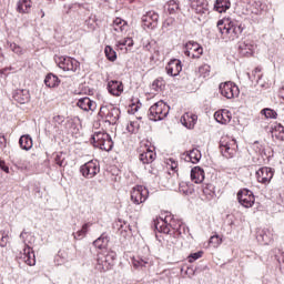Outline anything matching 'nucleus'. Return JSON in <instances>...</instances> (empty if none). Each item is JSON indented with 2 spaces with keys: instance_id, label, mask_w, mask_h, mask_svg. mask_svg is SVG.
Instances as JSON below:
<instances>
[{
  "instance_id": "nucleus-33",
  "label": "nucleus",
  "mask_w": 284,
  "mask_h": 284,
  "mask_svg": "<svg viewBox=\"0 0 284 284\" xmlns=\"http://www.w3.org/2000/svg\"><path fill=\"white\" fill-rule=\"evenodd\" d=\"M271 134L277 141H284V126L282 124H275L271 130Z\"/></svg>"
},
{
  "instance_id": "nucleus-42",
  "label": "nucleus",
  "mask_w": 284,
  "mask_h": 284,
  "mask_svg": "<svg viewBox=\"0 0 284 284\" xmlns=\"http://www.w3.org/2000/svg\"><path fill=\"white\" fill-rule=\"evenodd\" d=\"M90 223H85L82 225V229L78 231L74 235V239H83L88 234V230H90Z\"/></svg>"
},
{
  "instance_id": "nucleus-6",
  "label": "nucleus",
  "mask_w": 284,
  "mask_h": 284,
  "mask_svg": "<svg viewBox=\"0 0 284 284\" xmlns=\"http://www.w3.org/2000/svg\"><path fill=\"white\" fill-rule=\"evenodd\" d=\"M236 150H239L236 140L230 138H222L220 140V152L225 159H234L236 156Z\"/></svg>"
},
{
  "instance_id": "nucleus-19",
  "label": "nucleus",
  "mask_w": 284,
  "mask_h": 284,
  "mask_svg": "<svg viewBox=\"0 0 284 284\" xmlns=\"http://www.w3.org/2000/svg\"><path fill=\"white\" fill-rule=\"evenodd\" d=\"M77 105L84 112H90V110L91 112H94L97 110V102L92 101L88 97H84L78 100Z\"/></svg>"
},
{
  "instance_id": "nucleus-35",
  "label": "nucleus",
  "mask_w": 284,
  "mask_h": 284,
  "mask_svg": "<svg viewBox=\"0 0 284 284\" xmlns=\"http://www.w3.org/2000/svg\"><path fill=\"white\" fill-rule=\"evenodd\" d=\"M125 28H128V22L121 18H115L113 21V30L114 32H125Z\"/></svg>"
},
{
  "instance_id": "nucleus-28",
  "label": "nucleus",
  "mask_w": 284,
  "mask_h": 284,
  "mask_svg": "<svg viewBox=\"0 0 284 284\" xmlns=\"http://www.w3.org/2000/svg\"><path fill=\"white\" fill-rule=\"evenodd\" d=\"M193 10H195L196 14H210V7L207 4V0H197L192 4Z\"/></svg>"
},
{
  "instance_id": "nucleus-20",
  "label": "nucleus",
  "mask_w": 284,
  "mask_h": 284,
  "mask_svg": "<svg viewBox=\"0 0 284 284\" xmlns=\"http://www.w3.org/2000/svg\"><path fill=\"white\" fill-rule=\"evenodd\" d=\"M13 99L21 105L30 103V91L27 89H18L13 92Z\"/></svg>"
},
{
  "instance_id": "nucleus-54",
  "label": "nucleus",
  "mask_w": 284,
  "mask_h": 284,
  "mask_svg": "<svg viewBox=\"0 0 284 284\" xmlns=\"http://www.w3.org/2000/svg\"><path fill=\"white\" fill-rule=\"evenodd\" d=\"M170 236H169V239L166 240V245H168V247H169V250H172V247H174V243H176V236L174 235L173 237H172V235L171 234H169Z\"/></svg>"
},
{
  "instance_id": "nucleus-38",
  "label": "nucleus",
  "mask_w": 284,
  "mask_h": 284,
  "mask_svg": "<svg viewBox=\"0 0 284 284\" xmlns=\"http://www.w3.org/2000/svg\"><path fill=\"white\" fill-rule=\"evenodd\" d=\"M185 159L186 161H191V163H199L201 161V151L193 149L186 154Z\"/></svg>"
},
{
  "instance_id": "nucleus-50",
  "label": "nucleus",
  "mask_w": 284,
  "mask_h": 284,
  "mask_svg": "<svg viewBox=\"0 0 284 284\" xmlns=\"http://www.w3.org/2000/svg\"><path fill=\"white\" fill-rule=\"evenodd\" d=\"M201 256H203L202 251L192 253V254L189 256V262H190V263H194V261H199V258H201Z\"/></svg>"
},
{
  "instance_id": "nucleus-4",
  "label": "nucleus",
  "mask_w": 284,
  "mask_h": 284,
  "mask_svg": "<svg viewBox=\"0 0 284 284\" xmlns=\"http://www.w3.org/2000/svg\"><path fill=\"white\" fill-rule=\"evenodd\" d=\"M91 143L94 148H99L100 150H104V152H110L114 148V142L112 141V136L105 132H95L91 136Z\"/></svg>"
},
{
  "instance_id": "nucleus-22",
  "label": "nucleus",
  "mask_w": 284,
  "mask_h": 284,
  "mask_svg": "<svg viewBox=\"0 0 284 284\" xmlns=\"http://www.w3.org/2000/svg\"><path fill=\"white\" fill-rule=\"evenodd\" d=\"M121 116V109L120 108H115V106H111L108 110V113L105 114V122L110 123V125H116V121H119Z\"/></svg>"
},
{
  "instance_id": "nucleus-41",
  "label": "nucleus",
  "mask_w": 284,
  "mask_h": 284,
  "mask_svg": "<svg viewBox=\"0 0 284 284\" xmlns=\"http://www.w3.org/2000/svg\"><path fill=\"white\" fill-rule=\"evenodd\" d=\"M210 70H211V68L209 64H203V65L199 67L197 72H199L200 77H203V79H207V77H210Z\"/></svg>"
},
{
  "instance_id": "nucleus-52",
  "label": "nucleus",
  "mask_w": 284,
  "mask_h": 284,
  "mask_svg": "<svg viewBox=\"0 0 284 284\" xmlns=\"http://www.w3.org/2000/svg\"><path fill=\"white\" fill-rule=\"evenodd\" d=\"M10 48L14 54H23V49H21L17 43H11Z\"/></svg>"
},
{
  "instance_id": "nucleus-46",
  "label": "nucleus",
  "mask_w": 284,
  "mask_h": 284,
  "mask_svg": "<svg viewBox=\"0 0 284 284\" xmlns=\"http://www.w3.org/2000/svg\"><path fill=\"white\" fill-rule=\"evenodd\" d=\"M262 114H264L266 119H276V116H278V113L272 109H263Z\"/></svg>"
},
{
  "instance_id": "nucleus-48",
  "label": "nucleus",
  "mask_w": 284,
  "mask_h": 284,
  "mask_svg": "<svg viewBox=\"0 0 284 284\" xmlns=\"http://www.w3.org/2000/svg\"><path fill=\"white\" fill-rule=\"evenodd\" d=\"M54 162H55L57 165H59V168H64V165H65V158H63L62 153H59V154L55 155Z\"/></svg>"
},
{
  "instance_id": "nucleus-1",
  "label": "nucleus",
  "mask_w": 284,
  "mask_h": 284,
  "mask_svg": "<svg viewBox=\"0 0 284 284\" xmlns=\"http://www.w3.org/2000/svg\"><path fill=\"white\" fill-rule=\"evenodd\" d=\"M154 227L160 234H170L172 236H187L190 229L181 221L174 219L172 213H168L165 217L154 221Z\"/></svg>"
},
{
  "instance_id": "nucleus-16",
  "label": "nucleus",
  "mask_w": 284,
  "mask_h": 284,
  "mask_svg": "<svg viewBox=\"0 0 284 284\" xmlns=\"http://www.w3.org/2000/svg\"><path fill=\"white\" fill-rule=\"evenodd\" d=\"M20 258L21 261H23V263L30 265V267H32V265H37V257L34 255V251H32V248L27 244L23 248V252H20Z\"/></svg>"
},
{
  "instance_id": "nucleus-7",
  "label": "nucleus",
  "mask_w": 284,
  "mask_h": 284,
  "mask_svg": "<svg viewBox=\"0 0 284 284\" xmlns=\"http://www.w3.org/2000/svg\"><path fill=\"white\" fill-rule=\"evenodd\" d=\"M80 172L84 179H94L101 172V165L99 161L91 160L80 168Z\"/></svg>"
},
{
  "instance_id": "nucleus-34",
  "label": "nucleus",
  "mask_w": 284,
  "mask_h": 284,
  "mask_svg": "<svg viewBox=\"0 0 284 284\" xmlns=\"http://www.w3.org/2000/svg\"><path fill=\"white\" fill-rule=\"evenodd\" d=\"M64 132H69L70 134H77L79 132V128L77 126V122L72 119H68L64 124Z\"/></svg>"
},
{
  "instance_id": "nucleus-55",
  "label": "nucleus",
  "mask_w": 284,
  "mask_h": 284,
  "mask_svg": "<svg viewBox=\"0 0 284 284\" xmlns=\"http://www.w3.org/2000/svg\"><path fill=\"white\" fill-rule=\"evenodd\" d=\"M0 170H2V172H6V174H10V168L6 165V161L3 160H0Z\"/></svg>"
},
{
  "instance_id": "nucleus-36",
  "label": "nucleus",
  "mask_w": 284,
  "mask_h": 284,
  "mask_svg": "<svg viewBox=\"0 0 284 284\" xmlns=\"http://www.w3.org/2000/svg\"><path fill=\"white\" fill-rule=\"evenodd\" d=\"M148 263H150L148 257L136 256L132 258V265L135 270H143Z\"/></svg>"
},
{
  "instance_id": "nucleus-43",
  "label": "nucleus",
  "mask_w": 284,
  "mask_h": 284,
  "mask_svg": "<svg viewBox=\"0 0 284 284\" xmlns=\"http://www.w3.org/2000/svg\"><path fill=\"white\" fill-rule=\"evenodd\" d=\"M139 121H131L128 125H126V130L128 132H130L131 134H136V132H139Z\"/></svg>"
},
{
  "instance_id": "nucleus-32",
  "label": "nucleus",
  "mask_w": 284,
  "mask_h": 284,
  "mask_svg": "<svg viewBox=\"0 0 284 284\" xmlns=\"http://www.w3.org/2000/svg\"><path fill=\"white\" fill-rule=\"evenodd\" d=\"M19 145L21 148V150H26L28 152V150H32V136H30V134H26V135H22L20 139H19Z\"/></svg>"
},
{
  "instance_id": "nucleus-9",
  "label": "nucleus",
  "mask_w": 284,
  "mask_h": 284,
  "mask_svg": "<svg viewBox=\"0 0 284 284\" xmlns=\"http://www.w3.org/2000/svg\"><path fill=\"white\" fill-rule=\"evenodd\" d=\"M150 194V191L145 189L143 185H136L131 191V201L135 205H141V203H145L148 201V195Z\"/></svg>"
},
{
  "instance_id": "nucleus-2",
  "label": "nucleus",
  "mask_w": 284,
  "mask_h": 284,
  "mask_svg": "<svg viewBox=\"0 0 284 284\" xmlns=\"http://www.w3.org/2000/svg\"><path fill=\"white\" fill-rule=\"evenodd\" d=\"M217 30L225 41H236L243 34L245 27L236 19L223 18L217 21Z\"/></svg>"
},
{
  "instance_id": "nucleus-47",
  "label": "nucleus",
  "mask_w": 284,
  "mask_h": 284,
  "mask_svg": "<svg viewBox=\"0 0 284 284\" xmlns=\"http://www.w3.org/2000/svg\"><path fill=\"white\" fill-rule=\"evenodd\" d=\"M163 78H158L152 83V90H155V92H159L163 88Z\"/></svg>"
},
{
  "instance_id": "nucleus-59",
  "label": "nucleus",
  "mask_w": 284,
  "mask_h": 284,
  "mask_svg": "<svg viewBox=\"0 0 284 284\" xmlns=\"http://www.w3.org/2000/svg\"><path fill=\"white\" fill-rule=\"evenodd\" d=\"M40 14H41V18L43 19V17H45V11H43V9H41Z\"/></svg>"
},
{
  "instance_id": "nucleus-5",
  "label": "nucleus",
  "mask_w": 284,
  "mask_h": 284,
  "mask_svg": "<svg viewBox=\"0 0 284 284\" xmlns=\"http://www.w3.org/2000/svg\"><path fill=\"white\" fill-rule=\"evenodd\" d=\"M168 114H170V106L165 105V102L159 101L149 109L148 116L150 121H163Z\"/></svg>"
},
{
  "instance_id": "nucleus-45",
  "label": "nucleus",
  "mask_w": 284,
  "mask_h": 284,
  "mask_svg": "<svg viewBox=\"0 0 284 284\" xmlns=\"http://www.w3.org/2000/svg\"><path fill=\"white\" fill-rule=\"evenodd\" d=\"M180 192H182V194H185V196H190L194 194V189L190 187L187 184H181Z\"/></svg>"
},
{
  "instance_id": "nucleus-11",
  "label": "nucleus",
  "mask_w": 284,
  "mask_h": 284,
  "mask_svg": "<svg viewBox=\"0 0 284 284\" xmlns=\"http://www.w3.org/2000/svg\"><path fill=\"white\" fill-rule=\"evenodd\" d=\"M185 57H191V59H201L203 55V47L194 41H189L184 45Z\"/></svg>"
},
{
  "instance_id": "nucleus-18",
  "label": "nucleus",
  "mask_w": 284,
  "mask_h": 284,
  "mask_svg": "<svg viewBox=\"0 0 284 284\" xmlns=\"http://www.w3.org/2000/svg\"><path fill=\"white\" fill-rule=\"evenodd\" d=\"M18 14H30L32 12V0H18L16 3Z\"/></svg>"
},
{
  "instance_id": "nucleus-49",
  "label": "nucleus",
  "mask_w": 284,
  "mask_h": 284,
  "mask_svg": "<svg viewBox=\"0 0 284 284\" xmlns=\"http://www.w3.org/2000/svg\"><path fill=\"white\" fill-rule=\"evenodd\" d=\"M209 243L211 245H213V247H216L217 245H221L222 240H221V237H219V235H213V236H211Z\"/></svg>"
},
{
  "instance_id": "nucleus-40",
  "label": "nucleus",
  "mask_w": 284,
  "mask_h": 284,
  "mask_svg": "<svg viewBox=\"0 0 284 284\" xmlns=\"http://www.w3.org/2000/svg\"><path fill=\"white\" fill-rule=\"evenodd\" d=\"M104 54L109 61L114 62V60L116 59V51H114V49H112V47L110 45L105 47Z\"/></svg>"
},
{
  "instance_id": "nucleus-30",
  "label": "nucleus",
  "mask_w": 284,
  "mask_h": 284,
  "mask_svg": "<svg viewBox=\"0 0 284 284\" xmlns=\"http://www.w3.org/2000/svg\"><path fill=\"white\" fill-rule=\"evenodd\" d=\"M47 88H59L61 80L54 73H48L44 79Z\"/></svg>"
},
{
  "instance_id": "nucleus-44",
  "label": "nucleus",
  "mask_w": 284,
  "mask_h": 284,
  "mask_svg": "<svg viewBox=\"0 0 284 284\" xmlns=\"http://www.w3.org/2000/svg\"><path fill=\"white\" fill-rule=\"evenodd\" d=\"M124 45H128V48H132V45H134V40H132V38H125L118 41V48H123Z\"/></svg>"
},
{
  "instance_id": "nucleus-60",
  "label": "nucleus",
  "mask_w": 284,
  "mask_h": 284,
  "mask_svg": "<svg viewBox=\"0 0 284 284\" xmlns=\"http://www.w3.org/2000/svg\"><path fill=\"white\" fill-rule=\"evenodd\" d=\"M132 110H133L134 112H139V105H135L134 108H132Z\"/></svg>"
},
{
  "instance_id": "nucleus-26",
  "label": "nucleus",
  "mask_w": 284,
  "mask_h": 284,
  "mask_svg": "<svg viewBox=\"0 0 284 284\" xmlns=\"http://www.w3.org/2000/svg\"><path fill=\"white\" fill-rule=\"evenodd\" d=\"M155 159H156V153H154L150 148H148L146 151H143L139 155V161H141L143 165H150V163H154Z\"/></svg>"
},
{
  "instance_id": "nucleus-17",
  "label": "nucleus",
  "mask_w": 284,
  "mask_h": 284,
  "mask_svg": "<svg viewBox=\"0 0 284 284\" xmlns=\"http://www.w3.org/2000/svg\"><path fill=\"white\" fill-rule=\"evenodd\" d=\"M166 73L169 77H179L183 70V65L181 64V60L173 59L166 64Z\"/></svg>"
},
{
  "instance_id": "nucleus-37",
  "label": "nucleus",
  "mask_w": 284,
  "mask_h": 284,
  "mask_svg": "<svg viewBox=\"0 0 284 284\" xmlns=\"http://www.w3.org/2000/svg\"><path fill=\"white\" fill-rule=\"evenodd\" d=\"M202 192L204 196L207 199V201H212L214 196H216V193L214 192V184H205L202 186Z\"/></svg>"
},
{
  "instance_id": "nucleus-57",
  "label": "nucleus",
  "mask_w": 284,
  "mask_h": 284,
  "mask_svg": "<svg viewBox=\"0 0 284 284\" xmlns=\"http://www.w3.org/2000/svg\"><path fill=\"white\" fill-rule=\"evenodd\" d=\"M144 50H146V52H150V50H152V43L149 42L144 45Z\"/></svg>"
},
{
  "instance_id": "nucleus-56",
  "label": "nucleus",
  "mask_w": 284,
  "mask_h": 284,
  "mask_svg": "<svg viewBox=\"0 0 284 284\" xmlns=\"http://www.w3.org/2000/svg\"><path fill=\"white\" fill-rule=\"evenodd\" d=\"M26 236H28V232H26V230H23L21 233H20V239L21 241L26 244Z\"/></svg>"
},
{
  "instance_id": "nucleus-8",
  "label": "nucleus",
  "mask_w": 284,
  "mask_h": 284,
  "mask_svg": "<svg viewBox=\"0 0 284 284\" xmlns=\"http://www.w3.org/2000/svg\"><path fill=\"white\" fill-rule=\"evenodd\" d=\"M55 63H58L59 68L63 70L64 72H74L79 69L80 63L77 61V59L71 57L61 55L55 60Z\"/></svg>"
},
{
  "instance_id": "nucleus-25",
  "label": "nucleus",
  "mask_w": 284,
  "mask_h": 284,
  "mask_svg": "<svg viewBox=\"0 0 284 284\" xmlns=\"http://www.w3.org/2000/svg\"><path fill=\"white\" fill-rule=\"evenodd\" d=\"M214 119L221 125H227L232 121V113L227 110L217 111L214 113Z\"/></svg>"
},
{
  "instance_id": "nucleus-3",
  "label": "nucleus",
  "mask_w": 284,
  "mask_h": 284,
  "mask_svg": "<svg viewBox=\"0 0 284 284\" xmlns=\"http://www.w3.org/2000/svg\"><path fill=\"white\" fill-rule=\"evenodd\" d=\"M114 261H116V252L114 251L98 253L95 270L98 272H110L114 267Z\"/></svg>"
},
{
  "instance_id": "nucleus-39",
  "label": "nucleus",
  "mask_w": 284,
  "mask_h": 284,
  "mask_svg": "<svg viewBox=\"0 0 284 284\" xmlns=\"http://www.w3.org/2000/svg\"><path fill=\"white\" fill-rule=\"evenodd\" d=\"M166 6L169 14H179L181 12V7L175 0H170Z\"/></svg>"
},
{
  "instance_id": "nucleus-61",
  "label": "nucleus",
  "mask_w": 284,
  "mask_h": 284,
  "mask_svg": "<svg viewBox=\"0 0 284 284\" xmlns=\"http://www.w3.org/2000/svg\"><path fill=\"white\" fill-rule=\"evenodd\" d=\"M103 110H105V108L102 106V108H101V112H103Z\"/></svg>"
},
{
  "instance_id": "nucleus-12",
  "label": "nucleus",
  "mask_w": 284,
  "mask_h": 284,
  "mask_svg": "<svg viewBox=\"0 0 284 284\" xmlns=\"http://www.w3.org/2000/svg\"><path fill=\"white\" fill-rule=\"evenodd\" d=\"M220 92L222 97H225V99H234V97H239L240 94L239 87L233 82L221 83Z\"/></svg>"
},
{
  "instance_id": "nucleus-58",
  "label": "nucleus",
  "mask_w": 284,
  "mask_h": 284,
  "mask_svg": "<svg viewBox=\"0 0 284 284\" xmlns=\"http://www.w3.org/2000/svg\"><path fill=\"white\" fill-rule=\"evenodd\" d=\"M170 161L172 162L171 168L174 170V168H176V162H174L172 159H170Z\"/></svg>"
},
{
  "instance_id": "nucleus-15",
  "label": "nucleus",
  "mask_w": 284,
  "mask_h": 284,
  "mask_svg": "<svg viewBox=\"0 0 284 284\" xmlns=\"http://www.w3.org/2000/svg\"><path fill=\"white\" fill-rule=\"evenodd\" d=\"M143 28H149L154 30L159 26V13L154 11H149L146 14L142 16Z\"/></svg>"
},
{
  "instance_id": "nucleus-14",
  "label": "nucleus",
  "mask_w": 284,
  "mask_h": 284,
  "mask_svg": "<svg viewBox=\"0 0 284 284\" xmlns=\"http://www.w3.org/2000/svg\"><path fill=\"white\" fill-rule=\"evenodd\" d=\"M254 48H255L254 41L250 39L241 40L237 43V52L242 57H252L254 54Z\"/></svg>"
},
{
  "instance_id": "nucleus-21",
  "label": "nucleus",
  "mask_w": 284,
  "mask_h": 284,
  "mask_svg": "<svg viewBox=\"0 0 284 284\" xmlns=\"http://www.w3.org/2000/svg\"><path fill=\"white\" fill-rule=\"evenodd\" d=\"M108 91L113 97H121L123 94V82L116 80L109 81Z\"/></svg>"
},
{
  "instance_id": "nucleus-27",
  "label": "nucleus",
  "mask_w": 284,
  "mask_h": 284,
  "mask_svg": "<svg viewBox=\"0 0 284 284\" xmlns=\"http://www.w3.org/2000/svg\"><path fill=\"white\" fill-rule=\"evenodd\" d=\"M191 181L193 183H203L205 181V171L201 166H194L191 170Z\"/></svg>"
},
{
  "instance_id": "nucleus-13",
  "label": "nucleus",
  "mask_w": 284,
  "mask_h": 284,
  "mask_svg": "<svg viewBox=\"0 0 284 284\" xmlns=\"http://www.w3.org/2000/svg\"><path fill=\"white\" fill-rule=\"evenodd\" d=\"M256 180L263 185H267L274 179V170L272 168L263 166L255 173Z\"/></svg>"
},
{
  "instance_id": "nucleus-51",
  "label": "nucleus",
  "mask_w": 284,
  "mask_h": 284,
  "mask_svg": "<svg viewBox=\"0 0 284 284\" xmlns=\"http://www.w3.org/2000/svg\"><path fill=\"white\" fill-rule=\"evenodd\" d=\"M53 123H55V125H63V123H65V116L54 115L53 116Z\"/></svg>"
},
{
  "instance_id": "nucleus-24",
  "label": "nucleus",
  "mask_w": 284,
  "mask_h": 284,
  "mask_svg": "<svg viewBox=\"0 0 284 284\" xmlns=\"http://www.w3.org/2000/svg\"><path fill=\"white\" fill-rule=\"evenodd\" d=\"M196 121H199V116L192 113H185L181 118L182 125H184V128H187V130H193V128L196 125Z\"/></svg>"
},
{
  "instance_id": "nucleus-29",
  "label": "nucleus",
  "mask_w": 284,
  "mask_h": 284,
  "mask_svg": "<svg viewBox=\"0 0 284 284\" xmlns=\"http://www.w3.org/2000/svg\"><path fill=\"white\" fill-rule=\"evenodd\" d=\"M230 8H232V2H230V0H215V3H214L215 12H220V13L227 12Z\"/></svg>"
},
{
  "instance_id": "nucleus-10",
  "label": "nucleus",
  "mask_w": 284,
  "mask_h": 284,
  "mask_svg": "<svg viewBox=\"0 0 284 284\" xmlns=\"http://www.w3.org/2000/svg\"><path fill=\"white\" fill-rule=\"evenodd\" d=\"M237 201L243 207L250 209L254 205L256 199L254 197V193L252 191L243 189L237 192Z\"/></svg>"
},
{
  "instance_id": "nucleus-53",
  "label": "nucleus",
  "mask_w": 284,
  "mask_h": 284,
  "mask_svg": "<svg viewBox=\"0 0 284 284\" xmlns=\"http://www.w3.org/2000/svg\"><path fill=\"white\" fill-rule=\"evenodd\" d=\"M2 237L0 240V247H7L8 246V235L6 234V231L1 232Z\"/></svg>"
},
{
  "instance_id": "nucleus-23",
  "label": "nucleus",
  "mask_w": 284,
  "mask_h": 284,
  "mask_svg": "<svg viewBox=\"0 0 284 284\" xmlns=\"http://www.w3.org/2000/svg\"><path fill=\"white\" fill-rule=\"evenodd\" d=\"M256 240L258 241V243H263V245H270L273 240L272 232L270 231V229L258 230L256 233Z\"/></svg>"
},
{
  "instance_id": "nucleus-31",
  "label": "nucleus",
  "mask_w": 284,
  "mask_h": 284,
  "mask_svg": "<svg viewBox=\"0 0 284 284\" xmlns=\"http://www.w3.org/2000/svg\"><path fill=\"white\" fill-rule=\"evenodd\" d=\"M109 243L110 237L105 233H102L101 236L93 242V245L94 247H98V250H105Z\"/></svg>"
}]
</instances>
